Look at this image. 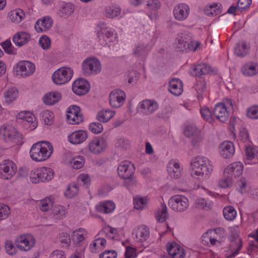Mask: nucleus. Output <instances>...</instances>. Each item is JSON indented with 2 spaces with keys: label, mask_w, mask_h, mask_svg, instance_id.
Returning <instances> with one entry per match:
<instances>
[{
  "label": "nucleus",
  "mask_w": 258,
  "mask_h": 258,
  "mask_svg": "<svg viewBox=\"0 0 258 258\" xmlns=\"http://www.w3.org/2000/svg\"><path fill=\"white\" fill-rule=\"evenodd\" d=\"M148 53L147 45L144 44H138L133 49V54L137 57L145 56Z\"/></svg>",
  "instance_id": "nucleus-38"
},
{
  "label": "nucleus",
  "mask_w": 258,
  "mask_h": 258,
  "mask_svg": "<svg viewBox=\"0 0 258 258\" xmlns=\"http://www.w3.org/2000/svg\"><path fill=\"white\" fill-rule=\"evenodd\" d=\"M235 53L238 56L243 57L247 52V46L245 43H237L235 48Z\"/></svg>",
  "instance_id": "nucleus-47"
},
{
  "label": "nucleus",
  "mask_w": 258,
  "mask_h": 258,
  "mask_svg": "<svg viewBox=\"0 0 258 258\" xmlns=\"http://www.w3.org/2000/svg\"><path fill=\"white\" fill-rule=\"evenodd\" d=\"M158 108L159 104L156 101L145 99L139 103L137 109L139 112L144 115H148L154 113Z\"/></svg>",
  "instance_id": "nucleus-10"
},
{
  "label": "nucleus",
  "mask_w": 258,
  "mask_h": 258,
  "mask_svg": "<svg viewBox=\"0 0 258 258\" xmlns=\"http://www.w3.org/2000/svg\"><path fill=\"white\" fill-rule=\"evenodd\" d=\"M2 46L5 51L9 54H15L17 49L12 45L10 40H7L2 43Z\"/></svg>",
  "instance_id": "nucleus-50"
},
{
  "label": "nucleus",
  "mask_w": 258,
  "mask_h": 258,
  "mask_svg": "<svg viewBox=\"0 0 258 258\" xmlns=\"http://www.w3.org/2000/svg\"><path fill=\"white\" fill-rule=\"evenodd\" d=\"M87 235L86 231L85 229L79 228L74 231L72 235V239L75 244H80L83 241Z\"/></svg>",
  "instance_id": "nucleus-35"
},
{
  "label": "nucleus",
  "mask_w": 258,
  "mask_h": 258,
  "mask_svg": "<svg viewBox=\"0 0 258 258\" xmlns=\"http://www.w3.org/2000/svg\"><path fill=\"white\" fill-rule=\"evenodd\" d=\"M218 6L217 4H214L211 5L205 10V13L207 16H216L220 12L219 10L216 8Z\"/></svg>",
  "instance_id": "nucleus-61"
},
{
  "label": "nucleus",
  "mask_w": 258,
  "mask_h": 258,
  "mask_svg": "<svg viewBox=\"0 0 258 258\" xmlns=\"http://www.w3.org/2000/svg\"><path fill=\"white\" fill-rule=\"evenodd\" d=\"M168 254L172 258H184L185 253L183 248H178L179 252H175V249L172 248H167Z\"/></svg>",
  "instance_id": "nucleus-55"
},
{
  "label": "nucleus",
  "mask_w": 258,
  "mask_h": 258,
  "mask_svg": "<svg viewBox=\"0 0 258 258\" xmlns=\"http://www.w3.org/2000/svg\"><path fill=\"white\" fill-rule=\"evenodd\" d=\"M212 72V70L210 66L205 63H201L196 66L191 71V74L198 76L208 74Z\"/></svg>",
  "instance_id": "nucleus-33"
},
{
  "label": "nucleus",
  "mask_w": 258,
  "mask_h": 258,
  "mask_svg": "<svg viewBox=\"0 0 258 258\" xmlns=\"http://www.w3.org/2000/svg\"><path fill=\"white\" fill-rule=\"evenodd\" d=\"M67 119L68 122L72 124H79L83 121L84 117L80 112V108L76 105L70 106L67 111Z\"/></svg>",
  "instance_id": "nucleus-14"
},
{
  "label": "nucleus",
  "mask_w": 258,
  "mask_h": 258,
  "mask_svg": "<svg viewBox=\"0 0 258 258\" xmlns=\"http://www.w3.org/2000/svg\"><path fill=\"white\" fill-rule=\"evenodd\" d=\"M168 204L173 211L183 212L188 207L189 202L188 199L184 196L175 195L169 199Z\"/></svg>",
  "instance_id": "nucleus-7"
},
{
  "label": "nucleus",
  "mask_w": 258,
  "mask_h": 258,
  "mask_svg": "<svg viewBox=\"0 0 258 258\" xmlns=\"http://www.w3.org/2000/svg\"><path fill=\"white\" fill-rule=\"evenodd\" d=\"M42 119L46 125H51L53 122L54 115L52 112L46 110L42 111L40 113Z\"/></svg>",
  "instance_id": "nucleus-45"
},
{
  "label": "nucleus",
  "mask_w": 258,
  "mask_h": 258,
  "mask_svg": "<svg viewBox=\"0 0 258 258\" xmlns=\"http://www.w3.org/2000/svg\"><path fill=\"white\" fill-rule=\"evenodd\" d=\"M25 17V13L22 10L18 9L14 11L11 15V19L13 21H16L17 23L20 22Z\"/></svg>",
  "instance_id": "nucleus-52"
},
{
  "label": "nucleus",
  "mask_w": 258,
  "mask_h": 258,
  "mask_svg": "<svg viewBox=\"0 0 258 258\" xmlns=\"http://www.w3.org/2000/svg\"><path fill=\"white\" fill-rule=\"evenodd\" d=\"M52 214L55 219H62L66 216V209L60 205L55 206L52 207Z\"/></svg>",
  "instance_id": "nucleus-42"
},
{
  "label": "nucleus",
  "mask_w": 258,
  "mask_h": 258,
  "mask_svg": "<svg viewBox=\"0 0 258 258\" xmlns=\"http://www.w3.org/2000/svg\"><path fill=\"white\" fill-rule=\"evenodd\" d=\"M115 114V112L111 110H103L99 112L97 115V119L99 121L106 122Z\"/></svg>",
  "instance_id": "nucleus-37"
},
{
  "label": "nucleus",
  "mask_w": 258,
  "mask_h": 258,
  "mask_svg": "<svg viewBox=\"0 0 258 258\" xmlns=\"http://www.w3.org/2000/svg\"><path fill=\"white\" fill-rule=\"evenodd\" d=\"M206 87V83L204 79H200L195 86L196 90L199 94L198 97L205 90Z\"/></svg>",
  "instance_id": "nucleus-62"
},
{
  "label": "nucleus",
  "mask_w": 258,
  "mask_h": 258,
  "mask_svg": "<svg viewBox=\"0 0 258 258\" xmlns=\"http://www.w3.org/2000/svg\"><path fill=\"white\" fill-rule=\"evenodd\" d=\"M90 88L88 81L84 79H78L75 80L72 85V90L77 95L82 96L87 93Z\"/></svg>",
  "instance_id": "nucleus-17"
},
{
  "label": "nucleus",
  "mask_w": 258,
  "mask_h": 258,
  "mask_svg": "<svg viewBox=\"0 0 258 258\" xmlns=\"http://www.w3.org/2000/svg\"><path fill=\"white\" fill-rule=\"evenodd\" d=\"M16 165L11 160H6L0 164V175L4 179L11 178L16 174Z\"/></svg>",
  "instance_id": "nucleus-12"
},
{
  "label": "nucleus",
  "mask_w": 258,
  "mask_h": 258,
  "mask_svg": "<svg viewBox=\"0 0 258 258\" xmlns=\"http://www.w3.org/2000/svg\"><path fill=\"white\" fill-rule=\"evenodd\" d=\"M73 71L69 67H62L56 70L52 76L53 83L63 85L69 82L73 76Z\"/></svg>",
  "instance_id": "nucleus-6"
},
{
  "label": "nucleus",
  "mask_w": 258,
  "mask_h": 258,
  "mask_svg": "<svg viewBox=\"0 0 258 258\" xmlns=\"http://www.w3.org/2000/svg\"><path fill=\"white\" fill-rule=\"evenodd\" d=\"M89 129L95 134L101 133L103 130L102 124L98 122H93L90 124Z\"/></svg>",
  "instance_id": "nucleus-56"
},
{
  "label": "nucleus",
  "mask_w": 258,
  "mask_h": 258,
  "mask_svg": "<svg viewBox=\"0 0 258 258\" xmlns=\"http://www.w3.org/2000/svg\"><path fill=\"white\" fill-rule=\"evenodd\" d=\"M237 242H231L229 247V251H227L225 255L228 258H233L235 257L240 250L242 246L241 239H237Z\"/></svg>",
  "instance_id": "nucleus-30"
},
{
  "label": "nucleus",
  "mask_w": 258,
  "mask_h": 258,
  "mask_svg": "<svg viewBox=\"0 0 258 258\" xmlns=\"http://www.w3.org/2000/svg\"><path fill=\"white\" fill-rule=\"evenodd\" d=\"M15 244L21 250L27 251L34 246L35 239L31 234L21 235L17 238Z\"/></svg>",
  "instance_id": "nucleus-8"
},
{
  "label": "nucleus",
  "mask_w": 258,
  "mask_h": 258,
  "mask_svg": "<svg viewBox=\"0 0 258 258\" xmlns=\"http://www.w3.org/2000/svg\"><path fill=\"white\" fill-rule=\"evenodd\" d=\"M115 204L111 201H104L100 202L96 206V209L98 212L108 214L111 213L115 209Z\"/></svg>",
  "instance_id": "nucleus-29"
},
{
  "label": "nucleus",
  "mask_w": 258,
  "mask_h": 258,
  "mask_svg": "<svg viewBox=\"0 0 258 258\" xmlns=\"http://www.w3.org/2000/svg\"><path fill=\"white\" fill-rule=\"evenodd\" d=\"M106 140L102 137H95L91 140L88 145L89 151L94 154L103 152L107 147Z\"/></svg>",
  "instance_id": "nucleus-9"
},
{
  "label": "nucleus",
  "mask_w": 258,
  "mask_h": 258,
  "mask_svg": "<svg viewBox=\"0 0 258 258\" xmlns=\"http://www.w3.org/2000/svg\"><path fill=\"white\" fill-rule=\"evenodd\" d=\"M233 177L224 171V177L222 179L219 181V184L221 187L227 188L231 186L233 183Z\"/></svg>",
  "instance_id": "nucleus-46"
},
{
  "label": "nucleus",
  "mask_w": 258,
  "mask_h": 258,
  "mask_svg": "<svg viewBox=\"0 0 258 258\" xmlns=\"http://www.w3.org/2000/svg\"><path fill=\"white\" fill-rule=\"evenodd\" d=\"M220 154L224 158H229L234 154L235 148L233 143L229 141L224 142L220 146Z\"/></svg>",
  "instance_id": "nucleus-25"
},
{
  "label": "nucleus",
  "mask_w": 258,
  "mask_h": 258,
  "mask_svg": "<svg viewBox=\"0 0 258 258\" xmlns=\"http://www.w3.org/2000/svg\"><path fill=\"white\" fill-rule=\"evenodd\" d=\"M246 114L251 119H258V105H254L248 108Z\"/></svg>",
  "instance_id": "nucleus-59"
},
{
  "label": "nucleus",
  "mask_w": 258,
  "mask_h": 258,
  "mask_svg": "<svg viewBox=\"0 0 258 258\" xmlns=\"http://www.w3.org/2000/svg\"><path fill=\"white\" fill-rule=\"evenodd\" d=\"M189 12V7L184 3L177 5L173 9V15L175 19L180 21L185 20L188 16Z\"/></svg>",
  "instance_id": "nucleus-20"
},
{
  "label": "nucleus",
  "mask_w": 258,
  "mask_h": 258,
  "mask_svg": "<svg viewBox=\"0 0 258 258\" xmlns=\"http://www.w3.org/2000/svg\"><path fill=\"white\" fill-rule=\"evenodd\" d=\"M17 76L27 77L31 75L35 70V65L29 61H21L15 68Z\"/></svg>",
  "instance_id": "nucleus-13"
},
{
  "label": "nucleus",
  "mask_w": 258,
  "mask_h": 258,
  "mask_svg": "<svg viewBox=\"0 0 258 258\" xmlns=\"http://www.w3.org/2000/svg\"><path fill=\"white\" fill-rule=\"evenodd\" d=\"M87 137L88 134L86 132L77 131L73 132L68 136V140L71 143L77 145L84 142Z\"/></svg>",
  "instance_id": "nucleus-26"
},
{
  "label": "nucleus",
  "mask_w": 258,
  "mask_h": 258,
  "mask_svg": "<svg viewBox=\"0 0 258 258\" xmlns=\"http://www.w3.org/2000/svg\"><path fill=\"white\" fill-rule=\"evenodd\" d=\"M243 75L246 76H252L258 73V64L249 63L244 64L241 68Z\"/></svg>",
  "instance_id": "nucleus-32"
},
{
  "label": "nucleus",
  "mask_w": 258,
  "mask_h": 258,
  "mask_svg": "<svg viewBox=\"0 0 258 258\" xmlns=\"http://www.w3.org/2000/svg\"><path fill=\"white\" fill-rule=\"evenodd\" d=\"M120 13V9L118 8L106 7L105 9V16L109 18H113L117 16Z\"/></svg>",
  "instance_id": "nucleus-51"
},
{
  "label": "nucleus",
  "mask_w": 258,
  "mask_h": 258,
  "mask_svg": "<svg viewBox=\"0 0 258 258\" xmlns=\"http://www.w3.org/2000/svg\"><path fill=\"white\" fill-rule=\"evenodd\" d=\"M172 111V107L169 104L166 105L158 112V116L165 120H167L169 119Z\"/></svg>",
  "instance_id": "nucleus-44"
},
{
  "label": "nucleus",
  "mask_w": 258,
  "mask_h": 258,
  "mask_svg": "<svg viewBox=\"0 0 258 258\" xmlns=\"http://www.w3.org/2000/svg\"><path fill=\"white\" fill-rule=\"evenodd\" d=\"M106 245V240L104 238H98L95 239L89 246L92 252L97 253L102 250Z\"/></svg>",
  "instance_id": "nucleus-34"
},
{
  "label": "nucleus",
  "mask_w": 258,
  "mask_h": 258,
  "mask_svg": "<svg viewBox=\"0 0 258 258\" xmlns=\"http://www.w3.org/2000/svg\"><path fill=\"white\" fill-rule=\"evenodd\" d=\"M182 170L179 163L174 160H170L167 166L168 175L172 178H179L181 175Z\"/></svg>",
  "instance_id": "nucleus-22"
},
{
  "label": "nucleus",
  "mask_w": 258,
  "mask_h": 258,
  "mask_svg": "<svg viewBox=\"0 0 258 258\" xmlns=\"http://www.w3.org/2000/svg\"><path fill=\"white\" fill-rule=\"evenodd\" d=\"M23 124L26 128L31 131L34 130L37 126V122L36 121L35 116L30 112H28L27 118Z\"/></svg>",
  "instance_id": "nucleus-40"
},
{
  "label": "nucleus",
  "mask_w": 258,
  "mask_h": 258,
  "mask_svg": "<svg viewBox=\"0 0 258 258\" xmlns=\"http://www.w3.org/2000/svg\"><path fill=\"white\" fill-rule=\"evenodd\" d=\"M225 218L228 221H232L236 216V211L232 206H228L224 208L223 211Z\"/></svg>",
  "instance_id": "nucleus-43"
},
{
  "label": "nucleus",
  "mask_w": 258,
  "mask_h": 258,
  "mask_svg": "<svg viewBox=\"0 0 258 258\" xmlns=\"http://www.w3.org/2000/svg\"><path fill=\"white\" fill-rule=\"evenodd\" d=\"M53 20L49 16H46L38 20L35 24V29L38 33H42L49 30L52 26Z\"/></svg>",
  "instance_id": "nucleus-21"
},
{
  "label": "nucleus",
  "mask_w": 258,
  "mask_h": 258,
  "mask_svg": "<svg viewBox=\"0 0 258 258\" xmlns=\"http://www.w3.org/2000/svg\"><path fill=\"white\" fill-rule=\"evenodd\" d=\"M52 202L49 198H46L41 200L39 203V208L43 212L49 210L52 207Z\"/></svg>",
  "instance_id": "nucleus-53"
},
{
  "label": "nucleus",
  "mask_w": 258,
  "mask_h": 258,
  "mask_svg": "<svg viewBox=\"0 0 258 258\" xmlns=\"http://www.w3.org/2000/svg\"><path fill=\"white\" fill-rule=\"evenodd\" d=\"M243 168L242 163L240 162H236L230 164L225 169L224 171L233 177H236L240 176L242 173Z\"/></svg>",
  "instance_id": "nucleus-27"
},
{
  "label": "nucleus",
  "mask_w": 258,
  "mask_h": 258,
  "mask_svg": "<svg viewBox=\"0 0 258 258\" xmlns=\"http://www.w3.org/2000/svg\"><path fill=\"white\" fill-rule=\"evenodd\" d=\"M61 98V94L57 91L51 92L46 94L43 97L45 104L51 105L58 102Z\"/></svg>",
  "instance_id": "nucleus-31"
},
{
  "label": "nucleus",
  "mask_w": 258,
  "mask_h": 258,
  "mask_svg": "<svg viewBox=\"0 0 258 258\" xmlns=\"http://www.w3.org/2000/svg\"><path fill=\"white\" fill-rule=\"evenodd\" d=\"M101 70L100 61L96 58H88L82 63V73L86 76L96 75Z\"/></svg>",
  "instance_id": "nucleus-5"
},
{
  "label": "nucleus",
  "mask_w": 258,
  "mask_h": 258,
  "mask_svg": "<svg viewBox=\"0 0 258 258\" xmlns=\"http://www.w3.org/2000/svg\"><path fill=\"white\" fill-rule=\"evenodd\" d=\"M191 175L196 178L206 179L211 174L213 167L210 161L206 157L197 156L192 159L191 163Z\"/></svg>",
  "instance_id": "nucleus-1"
},
{
  "label": "nucleus",
  "mask_w": 258,
  "mask_h": 258,
  "mask_svg": "<svg viewBox=\"0 0 258 258\" xmlns=\"http://www.w3.org/2000/svg\"><path fill=\"white\" fill-rule=\"evenodd\" d=\"M85 158L82 156H78L74 157L71 161V165L74 169H80L82 168L85 163Z\"/></svg>",
  "instance_id": "nucleus-48"
},
{
  "label": "nucleus",
  "mask_w": 258,
  "mask_h": 258,
  "mask_svg": "<svg viewBox=\"0 0 258 258\" xmlns=\"http://www.w3.org/2000/svg\"><path fill=\"white\" fill-rule=\"evenodd\" d=\"M31 38L29 33L21 31L15 34L13 37V41L15 44L18 46L21 47L28 42Z\"/></svg>",
  "instance_id": "nucleus-28"
},
{
  "label": "nucleus",
  "mask_w": 258,
  "mask_h": 258,
  "mask_svg": "<svg viewBox=\"0 0 258 258\" xmlns=\"http://www.w3.org/2000/svg\"><path fill=\"white\" fill-rule=\"evenodd\" d=\"M135 168L133 164L128 161L121 162L118 166L117 173L122 179L132 177L134 173Z\"/></svg>",
  "instance_id": "nucleus-16"
},
{
  "label": "nucleus",
  "mask_w": 258,
  "mask_h": 258,
  "mask_svg": "<svg viewBox=\"0 0 258 258\" xmlns=\"http://www.w3.org/2000/svg\"><path fill=\"white\" fill-rule=\"evenodd\" d=\"M117 252L114 250H105L100 254V258H116Z\"/></svg>",
  "instance_id": "nucleus-64"
},
{
  "label": "nucleus",
  "mask_w": 258,
  "mask_h": 258,
  "mask_svg": "<svg viewBox=\"0 0 258 258\" xmlns=\"http://www.w3.org/2000/svg\"><path fill=\"white\" fill-rule=\"evenodd\" d=\"M53 174L54 172L52 169L43 167L32 170L30 174V179L33 183H37L40 181H48L53 178Z\"/></svg>",
  "instance_id": "nucleus-4"
},
{
  "label": "nucleus",
  "mask_w": 258,
  "mask_h": 258,
  "mask_svg": "<svg viewBox=\"0 0 258 258\" xmlns=\"http://www.w3.org/2000/svg\"><path fill=\"white\" fill-rule=\"evenodd\" d=\"M16 137H18V133L15 127L3 125L0 128V138L5 142H12Z\"/></svg>",
  "instance_id": "nucleus-18"
},
{
  "label": "nucleus",
  "mask_w": 258,
  "mask_h": 258,
  "mask_svg": "<svg viewBox=\"0 0 258 258\" xmlns=\"http://www.w3.org/2000/svg\"><path fill=\"white\" fill-rule=\"evenodd\" d=\"M156 218L159 222H163L168 217L167 213V208L165 204H162L161 207L157 211Z\"/></svg>",
  "instance_id": "nucleus-39"
},
{
  "label": "nucleus",
  "mask_w": 258,
  "mask_h": 258,
  "mask_svg": "<svg viewBox=\"0 0 258 258\" xmlns=\"http://www.w3.org/2000/svg\"><path fill=\"white\" fill-rule=\"evenodd\" d=\"M10 213V208L8 206L0 204V220L7 219Z\"/></svg>",
  "instance_id": "nucleus-54"
},
{
  "label": "nucleus",
  "mask_w": 258,
  "mask_h": 258,
  "mask_svg": "<svg viewBox=\"0 0 258 258\" xmlns=\"http://www.w3.org/2000/svg\"><path fill=\"white\" fill-rule=\"evenodd\" d=\"M201 113L202 117L206 120L211 122L213 120L212 113L208 107H203L201 109Z\"/></svg>",
  "instance_id": "nucleus-60"
},
{
  "label": "nucleus",
  "mask_w": 258,
  "mask_h": 258,
  "mask_svg": "<svg viewBox=\"0 0 258 258\" xmlns=\"http://www.w3.org/2000/svg\"><path fill=\"white\" fill-rule=\"evenodd\" d=\"M149 228L146 226L142 225L134 229L132 237L137 242H143L149 238Z\"/></svg>",
  "instance_id": "nucleus-19"
},
{
  "label": "nucleus",
  "mask_w": 258,
  "mask_h": 258,
  "mask_svg": "<svg viewBox=\"0 0 258 258\" xmlns=\"http://www.w3.org/2000/svg\"><path fill=\"white\" fill-rule=\"evenodd\" d=\"M74 6L70 3H67L63 5L59 9L57 14L62 18H67L71 15L74 11Z\"/></svg>",
  "instance_id": "nucleus-36"
},
{
  "label": "nucleus",
  "mask_w": 258,
  "mask_h": 258,
  "mask_svg": "<svg viewBox=\"0 0 258 258\" xmlns=\"http://www.w3.org/2000/svg\"><path fill=\"white\" fill-rule=\"evenodd\" d=\"M213 114L219 121L223 122L227 120L229 116L227 107L222 103H219L215 105Z\"/></svg>",
  "instance_id": "nucleus-23"
},
{
  "label": "nucleus",
  "mask_w": 258,
  "mask_h": 258,
  "mask_svg": "<svg viewBox=\"0 0 258 258\" xmlns=\"http://www.w3.org/2000/svg\"><path fill=\"white\" fill-rule=\"evenodd\" d=\"M169 91L175 96H179L183 92V84L178 78H172L169 82Z\"/></svg>",
  "instance_id": "nucleus-24"
},
{
  "label": "nucleus",
  "mask_w": 258,
  "mask_h": 258,
  "mask_svg": "<svg viewBox=\"0 0 258 258\" xmlns=\"http://www.w3.org/2000/svg\"><path fill=\"white\" fill-rule=\"evenodd\" d=\"M175 49L177 51H195L200 45L199 42L192 41L189 36L181 34L176 38Z\"/></svg>",
  "instance_id": "nucleus-3"
},
{
  "label": "nucleus",
  "mask_w": 258,
  "mask_h": 258,
  "mask_svg": "<svg viewBox=\"0 0 258 258\" xmlns=\"http://www.w3.org/2000/svg\"><path fill=\"white\" fill-rule=\"evenodd\" d=\"M18 91L16 88L13 87L4 93L5 100L6 103H10L13 101L18 95Z\"/></svg>",
  "instance_id": "nucleus-41"
},
{
  "label": "nucleus",
  "mask_w": 258,
  "mask_h": 258,
  "mask_svg": "<svg viewBox=\"0 0 258 258\" xmlns=\"http://www.w3.org/2000/svg\"><path fill=\"white\" fill-rule=\"evenodd\" d=\"M257 149L253 148L251 146H246L245 149V155L247 159H251L256 157Z\"/></svg>",
  "instance_id": "nucleus-63"
},
{
  "label": "nucleus",
  "mask_w": 258,
  "mask_h": 258,
  "mask_svg": "<svg viewBox=\"0 0 258 258\" xmlns=\"http://www.w3.org/2000/svg\"><path fill=\"white\" fill-rule=\"evenodd\" d=\"M98 37L100 44L103 46L110 47L111 43L116 41L117 36L110 28H102L98 33Z\"/></svg>",
  "instance_id": "nucleus-11"
},
{
  "label": "nucleus",
  "mask_w": 258,
  "mask_h": 258,
  "mask_svg": "<svg viewBox=\"0 0 258 258\" xmlns=\"http://www.w3.org/2000/svg\"><path fill=\"white\" fill-rule=\"evenodd\" d=\"M53 147L48 142H38L32 145L30 151L31 159L37 162L48 159L53 152Z\"/></svg>",
  "instance_id": "nucleus-2"
},
{
  "label": "nucleus",
  "mask_w": 258,
  "mask_h": 258,
  "mask_svg": "<svg viewBox=\"0 0 258 258\" xmlns=\"http://www.w3.org/2000/svg\"><path fill=\"white\" fill-rule=\"evenodd\" d=\"M39 43L43 49H47L50 46L51 41L47 36L43 35L40 38Z\"/></svg>",
  "instance_id": "nucleus-58"
},
{
  "label": "nucleus",
  "mask_w": 258,
  "mask_h": 258,
  "mask_svg": "<svg viewBox=\"0 0 258 258\" xmlns=\"http://www.w3.org/2000/svg\"><path fill=\"white\" fill-rule=\"evenodd\" d=\"M79 191V186L78 184L74 183L70 184L67 191L64 192L66 197L71 198L76 196Z\"/></svg>",
  "instance_id": "nucleus-49"
},
{
  "label": "nucleus",
  "mask_w": 258,
  "mask_h": 258,
  "mask_svg": "<svg viewBox=\"0 0 258 258\" xmlns=\"http://www.w3.org/2000/svg\"><path fill=\"white\" fill-rule=\"evenodd\" d=\"M134 207L137 210H142L146 205V199L143 198L136 197L134 198Z\"/></svg>",
  "instance_id": "nucleus-57"
},
{
  "label": "nucleus",
  "mask_w": 258,
  "mask_h": 258,
  "mask_svg": "<svg viewBox=\"0 0 258 258\" xmlns=\"http://www.w3.org/2000/svg\"><path fill=\"white\" fill-rule=\"evenodd\" d=\"M125 98L124 91L119 89L114 90L109 95V104L112 107L118 108L123 104Z\"/></svg>",
  "instance_id": "nucleus-15"
}]
</instances>
